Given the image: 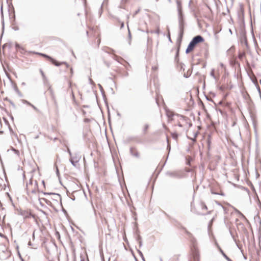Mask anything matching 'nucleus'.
<instances>
[{
    "mask_svg": "<svg viewBox=\"0 0 261 261\" xmlns=\"http://www.w3.org/2000/svg\"><path fill=\"white\" fill-rule=\"evenodd\" d=\"M123 27H124V22H120V28H123Z\"/></svg>",
    "mask_w": 261,
    "mask_h": 261,
    "instance_id": "obj_17",
    "label": "nucleus"
},
{
    "mask_svg": "<svg viewBox=\"0 0 261 261\" xmlns=\"http://www.w3.org/2000/svg\"><path fill=\"white\" fill-rule=\"evenodd\" d=\"M185 229V232L189 236H191V234L190 232H189L187 230H186L185 228L184 229Z\"/></svg>",
    "mask_w": 261,
    "mask_h": 261,
    "instance_id": "obj_16",
    "label": "nucleus"
},
{
    "mask_svg": "<svg viewBox=\"0 0 261 261\" xmlns=\"http://www.w3.org/2000/svg\"><path fill=\"white\" fill-rule=\"evenodd\" d=\"M17 49H18V47H19V46H18V45H17Z\"/></svg>",
    "mask_w": 261,
    "mask_h": 261,
    "instance_id": "obj_22",
    "label": "nucleus"
},
{
    "mask_svg": "<svg viewBox=\"0 0 261 261\" xmlns=\"http://www.w3.org/2000/svg\"><path fill=\"white\" fill-rule=\"evenodd\" d=\"M221 66H222V67H223V65L222 64H221Z\"/></svg>",
    "mask_w": 261,
    "mask_h": 261,
    "instance_id": "obj_20",
    "label": "nucleus"
},
{
    "mask_svg": "<svg viewBox=\"0 0 261 261\" xmlns=\"http://www.w3.org/2000/svg\"><path fill=\"white\" fill-rule=\"evenodd\" d=\"M172 137L175 139H177L178 135L176 133H172Z\"/></svg>",
    "mask_w": 261,
    "mask_h": 261,
    "instance_id": "obj_13",
    "label": "nucleus"
},
{
    "mask_svg": "<svg viewBox=\"0 0 261 261\" xmlns=\"http://www.w3.org/2000/svg\"><path fill=\"white\" fill-rule=\"evenodd\" d=\"M204 41V39L201 36H196L192 40L186 49V52L187 54L190 53L192 51L196 44Z\"/></svg>",
    "mask_w": 261,
    "mask_h": 261,
    "instance_id": "obj_1",
    "label": "nucleus"
},
{
    "mask_svg": "<svg viewBox=\"0 0 261 261\" xmlns=\"http://www.w3.org/2000/svg\"><path fill=\"white\" fill-rule=\"evenodd\" d=\"M69 87L71 89V93L73 94V87H75V85L74 84H73L72 82L70 81L69 82Z\"/></svg>",
    "mask_w": 261,
    "mask_h": 261,
    "instance_id": "obj_11",
    "label": "nucleus"
},
{
    "mask_svg": "<svg viewBox=\"0 0 261 261\" xmlns=\"http://www.w3.org/2000/svg\"><path fill=\"white\" fill-rule=\"evenodd\" d=\"M70 69L71 73H72V68H70Z\"/></svg>",
    "mask_w": 261,
    "mask_h": 261,
    "instance_id": "obj_19",
    "label": "nucleus"
},
{
    "mask_svg": "<svg viewBox=\"0 0 261 261\" xmlns=\"http://www.w3.org/2000/svg\"><path fill=\"white\" fill-rule=\"evenodd\" d=\"M158 64L154 65L153 66H152V67L151 68V70L153 72H155L156 71L158 70Z\"/></svg>",
    "mask_w": 261,
    "mask_h": 261,
    "instance_id": "obj_12",
    "label": "nucleus"
},
{
    "mask_svg": "<svg viewBox=\"0 0 261 261\" xmlns=\"http://www.w3.org/2000/svg\"><path fill=\"white\" fill-rule=\"evenodd\" d=\"M130 152L132 155L136 158H139L140 153L138 149L135 147H132L130 148Z\"/></svg>",
    "mask_w": 261,
    "mask_h": 261,
    "instance_id": "obj_5",
    "label": "nucleus"
},
{
    "mask_svg": "<svg viewBox=\"0 0 261 261\" xmlns=\"http://www.w3.org/2000/svg\"><path fill=\"white\" fill-rule=\"evenodd\" d=\"M148 128V126L146 125L144 126V132L145 133H146Z\"/></svg>",
    "mask_w": 261,
    "mask_h": 261,
    "instance_id": "obj_15",
    "label": "nucleus"
},
{
    "mask_svg": "<svg viewBox=\"0 0 261 261\" xmlns=\"http://www.w3.org/2000/svg\"><path fill=\"white\" fill-rule=\"evenodd\" d=\"M11 256V252L5 247H2L0 248V259L5 260Z\"/></svg>",
    "mask_w": 261,
    "mask_h": 261,
    "instance_id": "obj_2",
    "label": "nucleus"
},
{
    "mask_svg": "<svg viewBox=\"0 0 261 261\" xmlns=\"http://www.w3.org/2000/svg\"><path fill=\"white\" fill-rule=\"evenodd\" d=\"M41 56L42 57H45V58H46L47 60H48L49 61H50L54 65H56V66H60L62 64H66L65 63H59L58 62V61H57L56 60H55V59H54L53 58H52L51 57L46 55H45V54H40Z\"/></svg>",
    "mask_w": 261,
    "mask_h": 261,
    "instance_id": "obj_3",
    "label": "nucleus"
},
{
    "mask_svg": "<svg viewBox=\"0 0 261 261\" xmlns=\"http://www.w3.org/2000/svg\"><path fill=\"white\" fill-rule=\"evenodd\" d=\"M211 75L215 79H217L219 77V76L215 73V71L214 70H212L211 71Z\"/></svg>",
    "mask_w": 261,
    "mask_h": 261,
    "instance_id": "obj_10",
    "label": "nucleus"
},
{
    "mask_svg": "<svg viewBox=\"0 0 261 261\" xmlns=\"http://www.w3.org/2000/svg\"><path fill=\"white\" fill-rule=\"evenodd\" d=\"M9 127H10V129L11 130H12V128H11V127H10V126H9Z\"/></svg>",
    "mask_w": 261,
    "mask_h": 261,
    "instance_id": "obj_21",
    "label": "nucleus"
},
{
    "mask_svg": "<svg viewBox=\"0 0 261 261\" xmlns=\"http://www.w3.org/2000/svg\"><path fill=\"white\" fill-rule=\"evenodd\" d=\"M158 0H156V1H158Z\"/></svg>",
    "mask_w": 261,
    "mask_h": 261,
    "instance_id": "obj_23",
    "label": "nucleus"
},
{
    "mask_svg": "<svg viewBox=\"0 0 261 261\" xmlns=\"http://www.w3.org/2000/svg\"><path fill=\"white\" fill-rule=\"evenodd\" d=\"M33 186L32 182L29 183L27 185V189L28 191V194H36L37 191V188L36 185L34 186V188H33L32 187Z\"/></svg>",
    "mask_w": 261,
    "mask_h": 261,
    "instance_id": "obj_4",
    "label": "nucleus"
},
{
    "mask_svg": "<svg viewBox=\"0 0 261 261\" xmlns=\"http://www.w3.org/2000/svg\"><path fill=\"white\" fill-rule=\"evenodd\" d=\"M191 261H199V251L196 249L193 251V258Z\"/></svg>",
    "mask_w": 261,
    "mask_h": 261,
    "instance_id": "obj_6",
    "label": "nucleus"
},
{
    "mask_svg": "<svg viewBox=\"0 0 261 261\" xmlns=\"http://www.w3.org/2000/svg\"><path fill=\"white\" fill-rule=\"evenodd\" d=\"M21 214L24 218H28L31 216V212L30 211H23L21 212Z\"/></svg>",
    "mask_w": 261,
    "mask_h": 261,
    "instance_id": "obj_9",
    "label": "nucleus"
},
{
    "mask_svg": "<svg viewBox=\"0 0 261 261\" xmlns=\"http://www.w3.org/2000/svg\"><path fill=\"white\" fill-rule=\"evenodd\" d=\"M97 41L98 45H99V44L100 43V35H99V33L97 35Z\"/></svg>",
    "mask_w": 261,
    "mask_h": 261,
    "instance_id": "obj_14",
    "label": "nucleus"
},
{
    "mask_svg": "<svg viewBox=\"0 0 261 261\" xmlns=\"http://www.w3.org/2000/svg\"><path fill=\"white\" fill-rule=\"evenodd\" d=\"M40 204L45 205V204H49L50 202L46 199L44 197H41L39 199Z\"/></svg>",
    "mask_w": 261,
    "mask_h": 261,
    "instance_id": "obj_7",
    "label": "nucleus"
},
{
    "mask_svg": "<svg viewBox=\"0 0 261 261\" xmlns=\"http://www.w3.org/2000/svg\"><path fill=\"white\" fill-rule=\"evenodd\" d=\"M10 18L12 19V27L13 29L15 30L16 28V26L15 25V17L14 12H13L12 16H11Z\"/></svg>",
    "mask_w": 261,
    "mask_h": 261,
    "instance_id": "obj_8",
    "label": "nucleus"
},
{
    "mask_svg": "<svg viewBox=\"0 0 261 261\" xmlns=\"http://www.w3.org/2000/svg\"><path fill=\"white\" fill-rule=\"evenodd\" d=\"M19 256L20 258V261H24L22 258H21V255L19 254Z\"/></svg>",
    "mask_w": 261,
    "mask_h": 261,
    "instance_id": "obj_18",
    "label": "nucleus"
}]
</instances>
